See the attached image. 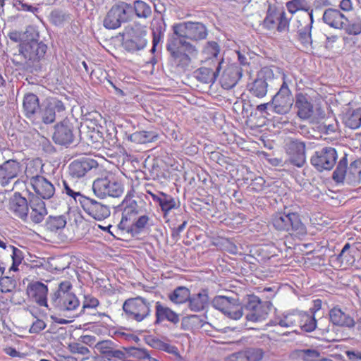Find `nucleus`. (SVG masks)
Wrapping results in <instances>:
<instances>
[{"label": "nucleus", "instance_id": "nucleus-1", "mask_svg": "<svg viewBox=\"0 0 361 361\" xmlns=\"http://www.w3.org/2000/svg\"><path fill=\"white\" fill-rule=\"evenodd\" d=\"M122 218L120 226L127 229L133 235L149 233L157 226L158 217L153 207L147 205L142 200L137 202L133 199L122 202Z\"/></svg>", "mask_w": 361, "mask_h": 361}, {"label": "nucleus", "instance_id": "nucleus-2", "mask_svg": "<svg viewBox=\"0 0 361 361\" xmlns=\"http://www.w3.org/2000/svg\"><path fill=\"white\" fill-rule=\"evenodd\" d=\"M271 224L276 231L286 232L292 236L301 237L307 234L306 226L298 212L279 211L272 215Z\"/></svg>", "mask_w": 361, "mask_h": 361}, {"label": "nucleus", "instance_id": "nucleus-3", "mask_svg": "<svg viewBox=\"0 0 361 361\" xmlns=\"http://www.w3.org/2000/svg\"><path fill=\"white\" fill-rule=\"evenodd\" d=\"M279 324L283 327L299 326L305 332H312L317 328L321 331L323 339L328 340L326 334L329 333V326L326 329L317 327L315 315L309 312L297 311L288 313L280 319Z\"/></svg>", "mask_w": 361, "mask_h": 361}, {"label": "nucleus", "instance_id": "nucleus-4", "mask_svg": "<svg viewBox=\"0 0 361 361\" xmlns=\"http://www.w3.org/2000/svg\"><path fill=\"white\" fill-rule=\"evenodd\" d=\"M92 189L94 195L100 198L119 197L124 192V185L121 175L107 173L94 180Z\"/></svg>", "mask_w": 361, "mask_h": 361}, {"label": "nucleus", "instance_id": "nucleus-5", "mask_svg": "<svg viewBox=\"0 0 361 361\" xmlns=\"http://www.w3.org/2000/svg\"><path fill=\"white\" fill-rule=\"evenodd\" d=\"M166 47L174 63L181 68L189 66L191 57H195L197 54L195 46L189 42H178L175 37L169 39Z\"/></svg>", "mask_w": 361, "mask_h": 361}, {"label": "nucleus", "instance_id": "nucleus-6", "mask_svg": "<svg viewBox=\"0 0 361 361\" xmlns=\"http://www.w3.org/2000/svg\"><path fill=\"white\" fill-rule=\"evenodd\" d=\"M333 178L337 182L345 181L350 185L361 183V158L355 159L348 167L346 156L342 157L333 173Z\"/></svg>", "mask_w": 361, "mask_h": 361}, {"label": "nucleus", "instance_id": "nucleus-7", "mask_svg": "<svg viewBox=\"0 0 361 361\" xmlns=\"http://www.w3.org/2000/svg\"><path fill=\"white\" fill-rule=\"evenodd\" d=\"M289 19L283 7L269 4L266 16L260 24L262 27L271 32H283L288 30Z\"/></svg>", "mask_w": 361, "mask_h": 361}, {"label": "nucleus", "instance_id": "nucleus-8", "mask_svg": "<svg viewBox=\"0 0 361 361\" xmlns=\"http://www.w3.org/2000/svg\"><path fill=\"white\" fill-rule=\"evenodd\" d=\"M174 34L178 42L200 41L207 38L208 30L204 24L200 22H183L173 25Z\"/></svg>", "mask_w": 361, "mask_h": 361}, {"label": "nucleus", "instance_id": "nucleus-9", "mask_svg": "<svg viewBox=\"0 0 361 361\" xmlns=\"http://www.w3.org/2000/svg\"><path fill=\"white\" fill-rule=\"evenodd\" d=\"M145 35L146 32L142 26L128 25L123 33V47L129 52L143 49L147 43Z\"/></svg>", "mask_w": 361, "mask_h": 361}, {"label": "nucleus", "instance_id": "nucleus-10", "mask_svg": "<svg viewBox=\"0 0 361 361\" xmlns=\"http://www.w3.org/2000/svg\"><path fill=\"white\" fill-rule=\"evenodd\" d=\"M133 14V7L125 2H119L113 6L107 13L104 26L107 29H116L122 23L127 21Z\"/></svg>", "mask_w": 361, "mask_h": 361}, {"label": "nucleus", "instance_id": "nucleus-11", "mask_svg": "<svg viewBox=\"0 0 361 361\" xmlns=\"http://www.w3.org/2000/svg\"><path fill=\"white\" fill-rule=\"evenodd\" d=\"M273 70L268 66L262 68L257 73L256 78L247 84L249 92L257 98H263L268 91V81L274 78Z\"/></svg>", "mask_w": 361, "mask_h": 361}, {"label": "nucleus", "instance_id": "nucleus-12", "mask_svg": "<svg viewBox=\"0 0 361 361\" xmlns=\"http://www.w3.org/2000/svg\"><path fill=\"white\" fill-rule=\"evenodd\" d=\"M123 309L128 319L138 322L144 320L150 313L149 304L141 297L126 300Z\"/></svg>", "mask_w": 361, "mask_h": 361}, {"label": "nucleus", "instance_id": "nucleus-13", "mask_svg": "<svg viewBox=\"0 0 361 361\" xmlns=\"http://www.w3.org/2000/svg\"><path fill=\"white\" fill-rule=\"evenodd\" d=\"M293 102V98L288 87L287 77L283 74V84L271 100L274 111L279 114H287L290 110Z\"/></svg>", "mask_w": 361, "mask_h": 361}, {"label": "nucleus", "instance_id": "nucleus-14", "mask_svg": "<svg viewBox=\"0 0 361 361\" xmlns=\"http://www.w3.org/2000/svg\"><path fill=\"white\" fill-rule=\"evenodd\" d=\"M213 305L231 319L237 320L243 316V306L237 299L219 295L214 299Z\"/></svg>", "mask_w": 361, "mask_h": 361}, {"label": "nucleus", "instance_id": "nucleus-15", "mask_svg": "<svg viewBox=\"0 0 361 361\" xmlns=\"http://www.w3.org/2000/svg\"><path fill=\"white\" fill-rule=\"evenodd\" d=\"M51 309L54 308L63 313H75L80 307V301L73 293H53L50 295ZM73 314H71L72 316Z\"/></svg>", "mask_w": 361, "mask_h": 361}, {"label": "nucleus", "instance_id": "nucleus-16", "mask_svg": "<svg viewBox=\"0 0 361 361\" xmlns=\"http://www.w3.org/2000/svg\"><path fill=\"white\" fill-rule=\"evenodd\" d=\"M338 155L336 150L326 147L316 151L311 158L312 164L319 171L331 170L336 163Z\"/></svg>", "mask_w": 361, "mask_h": 361}, {"label": "nucleus", "instance_id": "nucleus-17", "mask_svg": "<svg viewBox=\"0 0 361 361\" xmlns=\"http://www.w3.org/2000/svg\"><path fill=\"white\" fill-rule=\"evenodd\" d=\"M247 309L249 312L246 315L248 322L259 323L267 319L271 309V304L262 302L258 298L250 299Z\"/></svg>", "mask_w": 361, "mask_h": 361}, {"label": "nucleus", "instance_id": "nucleus-18", "mask_svg": "<svg viewBox=\"0 0 361 361\" xmlns=\"http://www.w3.org/2000/svg\"><path fill=\"white\" fill-rule=\"evenodd\" d=\"M80 205L86 214L97 221L106 219L111 214L108 205L86 196L82 199Z\"/></svg>", "mask_w": 361, "mask_h": 361}, {"label": "nucleus", "instance_id": "nucleus-19", "mask_svg": "<svg viewBox=\"0 0 361 361\" xmlns=\"http://www.w3.org/2000/svg\"><path fill=\"white\" fill-rule=\"evenodd\" d=\"M29 183L36 193L35 197L39 199H49L55 192L53 184L43 176H36L32 177L29 180Z\"/></svg>", "mask_w": 361, "mask_h": 361}, {"label": "nucleus", "instance_id": "nucleus-20", "mask_svg": "<svg viewBox=\"0 0 361 361\" xmlns=\"http://www.w3.org/2000/svg\"><path fill=\"white\" fill-rule=\"evenodd\" d=\"M27 293L30 299L41 307H47L51 310V308L47 302V286L40 281H34L28 284Z\"/></svg>", "mask_w": 361, "mask_h": 361}, {"label": "nucleus", "instance_id": "nucleus-21", "mask_svg": "<svg viewBox=\"0 0 361 361\" xmlns=\"http://www.w3.org/2000/svg\"><path fill=\"white\" fill-rule=\"evenodd\" d=\"M47 49V47L45 44L32 40L23 44L20 51L25 59L36 61L44 56Z\"/></svg>", "mask_w": 361, "mask_h": 361}, {"label": "nucleus", "instance_id": "nucleus-22", "mask_svg": "<svg viewBox=\"0 0 361 361\" xmlns=\"http://www.w3.org/2000/svg\"><path fill=\"white\" fill-rule=\"evenodd\" d=\"M287 153L290 162L297 167H302L305 163V145L297 140H291L288 144Z\"/></svg>", "mask_w": 361, "mask_h": 361}, {"label": "nucleus", "instance_id": "nucleus-23", "mask_svg": "<svg viewBox=\"0 0 361 361\" xmlns=\"http://www.w3.org/2000/svg\"><path fill=\"white\" fill-rule=\"evenodd\" d=\"M295 107L297 109L298 116L302 120L310 118L314 114V106L307 94L302 92L296 94Z\"/></svg>", "mask_w": 361, "mask_h": 361}, {"label": "nucleus", "instance_id": "nucleus-24", "mask_svg": "<svg viewBox=\"0 0 361 361\" xmlns=\"http://www.w3.org/2000/svg\"><path fill=\"white\" fill-rule=\"evenodd\" d=\"M330 322L336 326L353 328L355 322L348 313L342 310L338 305L333 307L329 312Z\"/></svg>", "mask_w": 361, "mask_h": 361}, {"label": "nucleus", "instance_id": "nucleus-25", "mask_svg": "<svg viewBox=\"0 0 361 361\" xmlns=\"http://www.w3.org/2000/svg\"><path fill=\"white\" fill-rule=\"evenodd\" d=\"M242 76V68L238 65L230 64L224 69L221 78V84L223 88L230 90L233 88Z\"/></svg>", "mask_w": 361, "mask_h": 361}, {"label": "nucleus", "instance_id": "nucleus-26", "mask_svg": "<svg viewBox=\"0 0 361 361\" xmlns=\"http://www.w3.org/2000/svg\"><path fill=\"white\" fill-rule=\"evenodd\" d=\"M97 166V162L89 158L77 159L70 164L69 173L73 178H81Z\"/></svg>", "mask_w": 361, "mask_h": 361}, {"label": "nucleus", "instance_id": "nucleus-27", "mask_svg": "<svg viewBox=\"0 0 361 361\" xmlns=\"http://www.w3.org/2000/svg\"><path fill=\"white\" fill-rule=\"evenodd\" d=\"M322 19L329 27L339 30H342L348 21V17L338 9L331 8L324 11Z\"/></svg>", "mask_w": 361, "mask_h": 361}, {"label": "nucleus", "instance_id": "nucleus-28", "mask_svg": "<svg viewBox=\"0 0 361 361\" xmlns=\"http://www.w3.org/2000/svg\"><path fill=\"white\" fill-rule=\"evenodd\" d=\"M64 110L65 107L62 102L51 99L47 102L40 111L42 120L46 124L52 123L56 119V112L60 113Z\"/></svg>", "mask_w": 361, "mask_h": 361}, {"label": "nucleus", "instance_id": "nucleus-29", "mask_svg": "<svg viewBox=\"0 0 361 361\" xmlns=\"http://www.w3.org/2000/svg\"><path fill=\"white\" fill-rule=\"evenodd\" d=\"M9 210L16 216L25 219L28 214V204L27 200L19 192H16L9 201Z\"/></svg>", "mask_w": 361, "mask_h": 361}, {"label": "nucleus", "instance_id": "nucleus-30", "mask_svg": "<svg viewBox=\"0 0 361 361\" xmlns=\"http://www.w3.org/2000/svg\"><path fill=\"white\" fill-rule=\"evenodd\" d=\"M53 140L60 145H70L73 142V131L67 122H62L55 126Z\"/></svg>", "mask_w": 361, "mask_h": 361}, {"label": "nucleus", "instance_id": "nucleus-31", "mask_svg": "<svg viewBox=\"0 0 361 361\" xmlns=\"http://www.w3.org/2000/svg\"><path fill=\"white\" fill-rule=\"evenodd\" d=\"M19 172L18 163L9 160L0 165V184L7 185L11 180L16 178Z\"/></svg>", "mask_w": 361, "mask_h": 361}, {"label": "nucleus", "instance_id": "nucleus-32", "mask_svg": "<svg viewBox=\"0 0 361 361\" xmlns=\"http://www.w3.org/2000/svg\"><path fill=\"white\" fill-rule=\"evenodd\" d=\"M30 218L35 224L42 222L44 216L47 214V208L44 202L37 197H32L30 200Z\"/></svg>", "mask_w": 361, "mask_h": 361}, {"label": "nucleus", "instance_id": "nucleus-33", "mask_svg": "<svg viewBox=\"0 0 361 361\" xmlns=\"http://www.w3.org/2000/svg\"><path fill=\"white\" fill-rule=\"evenodd\" d=\"M220 71V63L214 68L201 67L195 72V76L197 80L203 83H214Z\"/></svg>", "mask_w": 361, "mask_h": 361}, {"label": "nucleus", "instance_id": "nucleus-34", "mask_svg": "<svg viewBox=\"0 0 361 361\" xmlns=\"http://www.w3.org/2000/svg\"><path fill=\"white\" fill-rule=\"evenodd\" d=\"M343 123L351 129H357L361 126V107L353 109L348 107L342 116Z\"/></svg>", "mask_w": 361, "mask_h": 361}, {"label": "nucleus", "instance_id": "nucleus-35", "mask_svg": "<svg viewBox=\"0 0 361 361\" xmlns=\"http://www.w3.org/2000/svg\"><path fill=\"white\" fill-rule=\"evenodd\" d=\"M219 52L220 47L217 42L214 41L207 42L202 51V61L207 62L211 61L216 66H217V63L221 64L223 62V59L220 61L217 59Z\"/></svg>", "mask_w": 361, "mask_h": 361}, {"label": "nucleus", "instance_id": "nucleus-36", "mask_svg": "<svg viewBox=\"0 0 361 361\" xmlns=\"http://www.w3.org/2000/svg\"><path fill=\"white\" fill-rule=\"evenodd\" d=\"M159 195V206L164 212V218L166 219V222H169L171 221L169 217L171 214L173 213V210L178 209L179 204H178L176 200L171 196L160 192Z\"/></svg>", "mask_w": 361, "mask_h": 361}, {"label": "nucleus", "instance_id": "nucleus-37", "mask_svg": "<svg viewBox=\"0 0 361 361\" xmlns=\"http://www.w3.org/2000/svg\"><path fill=\"white\" fill-rule=\"evenodd\" d=\"M188 307L190 310L194 312H200L203 310L209 303V296L206 290L194 294L188 300Z\"/></svg>", "mask_w": 361, "mask_h": 361}, {"label": "nucleus", "instance_id": "nucleus-38", "mask_svg": "<svg viewBox=\"0 0 361 361\" xmlns=\"http://www.w3.org/2000/svg\"><path fill=\"white\" fill-rule=\"evenodd\" d=\"M61 183L62 192L73 198L76 203L80 204L85 196L81 194L79 188L73 183V180H63Z\"/></svg>", "mask_w": 361, "mask_h": 361}, {"label": "nucleus", "instance_id": "nucleus-39", "mask_svg": "<svg viewBox=\"0 0 361 361\" xmlns=\"http://www.w3.org/2000/svg\"><path fill=\"white\" fill-rule=\"evenodd\" d=\"M39 99L34 94H28L25 96L23 100V108L27 118H32L37 109H39Z\"/></svg>", "mask_w": 361, "mask_h": 361}, {"label": "nucleus", "instance_id": "nucleus-40", "mask_svg": "<svg viewBox=\"0 0 361 361\" xmlns=\"http://www.w3.org/2000/svg\"><path fill=\"white\" fill-rule=\"evenodd\" d=\"M190 295V290L185 286L177 287L170 295L169 299L174 303L183 304L188 301Z\"/></svg>", "mask_w": 361, "mask_h": 361}, {"label": "nucleus", "instance_id": "nucleus-41", "mask_svg": "<svg viewBox=\"0 0 361 361\" xmlns=\"http://www.w3.org/2000/svg\"><path fill=\"white\" fill-rule=\"evenodd\" d=\"M66 225V219L63 215L49 216L46 221L45 227L51 232L63 228Z\"/></svg>", "mask_w": 361, "mask_h": 361}, {"label": "nucleus", "instance_id": "nucleus-42", "mask_svg": "<svg viewBox=\"0 0 361 361\" xmlns=\"http://www.w3.org/2000/svg\"><path fill=\"white\" fill-rule=\"evenodd\" d=\"M310 23L303 28L298 29V39L303 44H309L311 42L310 25L313 23V10L307 13Z\"/></svg>", "mask_w": 361, "mask_h": 361}, {"label": "nucleus", "instance_id": "nucleus-43", "mask_svg": "<svg viewBox=\"0 0 361 361\" xmlns=\"http://www.w3.org/2000/svg\"><path fill=\"white\" fill-rule=\"evenodd\" d=\"M342 30L348 35H357L361 33V18L360 17L348 18V21Z\"/></svg>", "mask_w": 361, "mask_h": 361}, {"label": "nucleus", "instance_id": "nucleus-44", "mask_svg": "<svg viewBox=\"0 0 361 361\" xmlns=\"http://www.w3.org/2000/svg\"><path fill=\"white\" fill-rule=\"evenodd\" d=\"M245 220V216L240 212L229 214L224 219L225 224L232 228H238Z\"/></svg>", "mask_w": 361, "mask_h": 361}, {"label": "nucleus", "instance_id": "nucleus-45", "mask_svg": "<svg viewBox=\"0 0 361 361\" xmlns=\"http://www.w3.org/2000/svg\"><path fill=\"white\" fill-rule=\"evenodd\" d=\"M163 320L176 324L179 322V316L171 309L159 305V322Z\"/></svg>", "mask_w": 361, "mask_h": 361}, {"label": "nucleus", "instance_id": "nucleus-46", "mask_svg": "<svg viewBox=\"0 0 361 361\" xmlns=\"http://www.w3.org/2000/svg\"><path fill=\"white\" fill-rule=\"evenodd\" d=\"M133 7V13L135 12L139 18H147L152 13L151 8L142 1H135Z\"/></svg>", "mask_w": 361, "mask_h": 361}, {"label": "nucleus", "instance_id": "nucleus-47", "mask_svg": "<svg viewBox=\"0 0 361 361\" xmlns=\"http://www.w3.org/2000/svg\"><path fill=\"white\" fill-rule=\"evenodd\" d=\"M350 248V243H347L343 247L341 253L338 255L337 259L341 264L348 265L354 262L353 257L350 255L348 250Z\"/></svg>", "mask_w": 361, "mask_h": 361}, {"label": "nucleus", "instance_id": "nucleus-48", "mask_svg": "<svg viewBox=\"0 0 361 361\" xmlns=\"http://www.w3.org/2000/svg\"><path fill=\"white\" fill-rule=\"evenodd\" d=\"M16 281L9 276L0 278V291L1 293H10L16 288Z\"/></svg>", "mask_w": 361, "mask_h": 361}, {"label": "nucleus", "instance_id": "nucleus-49", "mask_svg": "<svg viewBox=\"0 0 361 361\" xmlns=\"http://www.w3.org/2000/svg\"><path fill=\"white\" fill-rule=\"evenodd\" d=\"M85 315L88 316L90 318L89 319L91 320L92 322H99L102 317L107 316L105 313H100L97 311H96V309L94 310H88L86 311V313H81L80 314V312L77 313H73L72 316H70L71 318L73 319L75 317H78L79 316Z\"/></svg>", "mask_w": 361, "mask_h": 361}, {"label": "nucleus", "instance_id": "nucleus-50", "mask_svg": "<svg viewBox=\"0 0 361 361\" xmlns=\"http://www.w3.org/2000/svg\"><path fill=\"white\" fill-rule=\"evenodd\" d=\"M99 305V300L92 296L87 295L85 297L82 309L80 310V314L86 313L88 310H94Z\"/></svg>", "mask_w": 361, "mask_h": 361}, {"label": "nucleus", "instance_id": "nucleus-51", "mask_svg": "<svg viewBox=\"0 0 361 361\" xmlns=\"http://www.w3.org/2000/svg\"><path fill=\"white\" fill-rule=\"evenodd\" d=\"M247 361H260L264 353L259 348H248L244 350Z\"/></svg>", "mask_w": 361, "mask_h": 361}, {"label": "nucleus", "instance_id": "nucleus-52", "mask_svg": "<svg viewBox=\"0 0 361 361\" xmlns=\"http://www.w3.org/2000/svg\"><path fill=\"white\" fill-rule=\"evenodd\" d=\"M304 3L305 0H292L286 3V7L291 13H294L299 10H305L308 13L310 11L305 8Z\"/></svg>", "mask_w": 361, "mask_h": 361}, {"label": "nucleus", "instance_id": "nucleus-53", "mask_svg": "<svg viewBox=\"0 0 361 361\" xmlns=\"http://www.w3.org/2000/svg\"><path fill=\"white\" fill-rule=\"evenodd\" d=\"M159 350H163L169 354H171L177 358L180 357L178 348L170 343L159 341Z\"/></svg>", "mask_w": 361, "mask_h": 361}, {"label": "nucleus", "instance_id": "nucleus-54", "mask_svg": "<svg viewBox=\"0 0 361 361\" xmlns=\"http://www.w3.org/2000/svg\"><path fill=\"white\" fill-rule=\"evenodd\" d=\"M113 346H114V343L110 340L102 341L95 344V348L103 355H104Z\"/></svg>", "mask_w": 361, "mask_h": 361}, {"label": "nucleus", "instance_id": "nucleus-55", "mask_svg": "<svg viewBox=\"0 0 361 361\" xmlns=\"http://www.w3.org/2000/svg\"><path fill=\"white\" fill-rule=\"evenodd\" d=\"M108 360H111L113 358H116L121 360L126 359V353L121 350L114 348L113 346L104 355Z\"/></svg>", "mask_w": 361, "mask_h": 361}, {"label": "nucleus", "instance_id": "nucleus-56", "mask_svg": "<svg viewBox=\"0 0 361 361\" xmlns=\"http://www.w3.org/2000/svg\"><path fill=\"white\" fill-rule=\"evenodd\" d=\"M265 183L266 181L262 177L257 176L252 180V182L250 185V188L252 191L259 192L264 188Z\"/></svg>", "mask_w": 361, "mask_h": 361}, {"label": "nucleus", "instance_id": "nucleus-57", "mask_svg": "<svg viewBox=\"0 0 361 361\" xmlns=\"http://www.w3.org/2000/svg\"><path fill=\"white\" fill-rule=\"evenodd\" d=\"M140 185V183L137 178L132 179L130 183V190L128 191V193L124 200L126 199H132L133 197L135 195L138 196L139 194V188Z\"/></svg>", "mask_w": 361, "mask_h": 361}, {"label": "nucleus", "instance_id": "nucleus-58", "mask_svg": "<svg viewBox=\"0 0 361 361\" xmlns=\"http://www.w3.org/2000/svg\"><path fill=\"white\" fill-rule=\"evenodd\" d=\"M147 132L142 131V132H135L130 135V140L132 141L139 142V143H145L150 142V139L148 137Z\"/></svg>", "mask_w": 361, "mask_h": 361}, {"label": "nucleus", "instance_id": "nucleus-59", "mask_svg": "<svg viewBox=\"0 0 361 361\" xmlns=\"http://www.w3.org/2000/svg\"><path fill=\"white\" fill-rule=\"evenodd\" d=\"M8 247L12 251V261L15 262L16 264H21L23 260L22 252L13 245H9Z\"/></svg>", "mask_w": 361, "mask_h": 361}, {"label": "nucleus", "instance_id": "nucleus-60", "mask_svg": "<svg viewBox=\"0 0 361 361\" xmlns=\"http://www.w3.org/2000/svg\"><path fill=\"white\" fill-rule=\"evenodd\" d=\"M46 327V324L43 320L37 319L32 324L30 332L32 334H37L44 329Z\"/></svg>", "mask_w": 361, "mask_h": 361}, {"label": "nucleus", "instance_id": "nucleus-61", "mask_svg": "<svg viewBox=\"0 0 361 361\" xmlns=\"http://www.w3.org/2000/svg\"><path fill=\"white\" fill-rule=\"evenodd\" d=\"M71 350L73 353H78L82 355H87L90 353V350L85 347L82 345L80 343H73L71 345Z\"/></svg>", "mask_w": 361, "mask_h": 361}, {"label": "nucleus", "instance_id": "nucleus-62", "mask_svg": "<svg viewBox=\"0 0 361 361\" xmlns=\"http://www.w3.org/2000/svg\"><path fill=\"white\" fill-rule=\"evenodd\" d=\"M51 19L56 25H61L64 20V15L59 11H53L51 13Z\"/></svg>", "mask_w": 361, "mask_h": 361}, {"label": "nucleus", "instance_id": "nucleus-63", "mask_svg": "<svg viewBox=\"0 0 361 361\" xmlns=\"http://www.w3.org/2000/svg\"><path fill=\"white\" fill-rule=\"evenodd\" d=\"M319 353L315 350H308L305 353V361H319Z\"/></svg>", "mask_w": 361, "mask_h": 361}, {"label": "nucleus", "instance_id": "nucleus-64", "mask_svg": "<svg viewBox=\"0 0 361 361\" xmlns=\"http://www.w3.org/2000/svg\"><path fill=\"white\" fill-rule=\"evenodd\" d=\"M226 361H247L244 350L231 355L226 358Z\"/></svg>", "mask_w": 361, "mask_h": 361}]
</instances>
